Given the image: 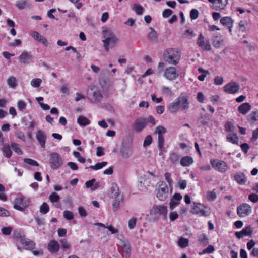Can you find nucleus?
<instances>
[{
	"label": "nucleus",
	"instance_id": "nucleus-8",
	"mask_svg": "<svg viewBox=\"0 0 258 258\" xmlns=\"http://www.w3.org/2000/svg\"><path fill=\"white\" fill-rule=\"evenodd\" d=\"M211 164L212 166L216 170L224 173L227 169V165L223 161L218 160L217 159L211 160Z\"/></svg>",
	"mask_w": 258,
	"mask_h": 258
},
{
	"label": "nucleus",
	"instance_id": "nucleus-56",
	"mask_svg": "<svg viewBox=\"0 0 258 258\" xmlns=\"http://www.w3.org/2000/svg\"><path fill=\"white\" fill-rule=\"evenodd\" d=\"M120 200L119 198H116L112 203V208L114 211H116L119 207Z\"/></svg>",
	"mask_w": 258,
	"mask_h": 258
},
{
	"label": "nucleus",
	"instance_id": "nucleus-55",
	"mask_svg": "<svg viewBox=\"0 0 258 258\" xmlns=\"http://www.w3.org/2000/svg\"><path fill=\"white\" fill-rule=\"evenodd\" d=\"M258 114L257 111H253L250 113L248 116V120L249 121H252L253 122L256 121L257 119L256 115Z\"/></svg>",
	"mask_w": 258,
	"mask_h": 258
},
{
	"label": "nucleus",
	"instance_id": "nucleus-5",
	"mask_svg": "<svg viewBox=\"0 0 258 258\" xmlns=\"http://www.w3.org/2000/svg\"><path fill=\"white\" fill-rule=\"evenodd\" d=\"M166 132V128L163 126H158L156 127L155 134H158L157 147L159 150H162L164 145V138L163 134Z\"/></svg>",
	"mask_w": 258,
	"mask_h": 258
},
{
	"label": "nucleus",
	"instance_id": "nucleus-1",
	"mask_svg": "<svg viewBox=\"0 0 258 258\" xmlns=\"http://www.w3.org/2000/svg\"><path fill=\"white\" fill-rule=\"evenodd\" d=\"M164 60L169 63L176 65L178 63L180 55L179 52L174 48L167 49L163 54Z\"/></svg>",
	"mask_w": 258,
	"mask_h": 258
},
{
	"label": "nucleus",
	"instance_id": "nucleus-21",
	"mask_svg": "<svg viewBox=\"0 0 258 258\" xmlns=\"http://www.w3.org/2000/svg\"><path fill=\"white\" fill-rule=\"evenodd\" d=\"M234 179L240 185H244L247 181V178L243 173L235 174Z\"/></svg>",
	"mask_w": 258,
	"mask_h": 258
},
{
	"label": "nucleus",
	"instance_id": "nucleus-35",
	"mask_svg": "<svg viewBox=\"0 0 258 258\" xmlns=\"http://www.w3.org/2000/svg\"><path fill=\"white\" fill-rule=\"evenodd\" d=\"M180 158V156L176 153H171L169 155V160L170 162L173 164H176Z\"/></svg>",
	"mask_w": 258,
	"mask_h": 258
},
{
	"label": "nucleus",
	"instance_id": "nucleus-44",
	"mask_svg": "<svg viewBox=\"0 0 258 258\" xmlns=\"http://www.w3.org/2000/svg\"><path fill=\"white\" fill-rule=\"evenodd\" d=\"M49 207L46 203H43L40 207V212L42 214H46L49 212Z\"/></svg>",
	"mask_w": 258,
	"mask_h": 258
},
{
	"label": "nucleus",
	"instance_id": "nucleus-14",
	"mask_svg": "<svg viewBox=\"0 0 258 258\" xmlns=\"http://www.w3.org/2000/svg\"><path fill=\"white\" fill-rule=\"evenodd\" d=\"M134 128L137 132H141L147 125L146 119L144 118H137L134 122Z\"/></svg>",
	"mask_w": 258,
	"mask_h": 258
},
{
	"label": "nucleus",
	"instance_id": "nucleus-7",
	"mask_svg": "<svg viewBox=\"0 0 258 258\" xmlns=\"http://www.w3.org/2000/svg\"><path fill=\"white\" fill-rule=\"evenodd\" d=\"M251 206L247 203H242L237 208V215L240 217H245L251 213Z\"/></svg>",
	"mask_w": 258,
	"mask_h": 258
},
{
	"label": "nucleus",
	"instance_id": "nucleus-33",
	"mask_svg": "<svg viewBox=\"0 0 258 258\" xmlns=\"http://www.w3.org/2000/svg\"><path fill=\"white\" fill-rule=\"evenodd\" d=\"M198 241L199 244L204 246H206L209 243L208 238L205 234L199 236Z\"/></svg>",
	"mask_w": 258,
	"mask_h": 258
},
{
	"label": "nucleus",
	"instance_id": "nucleus-18",
	"mask_svg": "<svg viewBox=\"0 0 258 258\" xmlns=\"http://www.w3.org/2000/svg\"><path fill=\"white\" fill-rule=\"evenodd\" d=\"M36 138L43 148H45L46 135L44 132L42 130H38L36 133Z\"/></svg>",
	"mask_w": 258,
	"mask_h": 258
},
{
	"label": "nucleus",
	"instance_id": "nucleus-57",
	"mask_svg": "<svg viewBox=\"0 0 258 258\" xmlns=\"http://www.w3.org/2000/svg\"><path fill=\"white\" fill-rule=\"evenodd\" d=\"M152 138L151 136L149 135L145 137V140L144 141L143 146L144 147L149 146L152 143Z\"/></svg>",
	"mask_w": 258,
	"mask_h": 258
},
{
	"label": "nucleus",
	"instance_id": "nucleus-15",
	"mask_svg": "<svg viewBox=\"0 0 258 258\" xmlns=\"http://www.w3.org/2000/svg\"><path fill=\"white\" fill-rule=\"evenodd\" d=\"M198 46L201 47L203 50L209 51L211 49V45L209 42H205L204 37L202 33L199 35V38L197 41Z\"/></svg>",
	"mask_w": 258,
	"mask_h": 258
},
{
	"label": "nucleus",
	"instance_id": "nucleus-38",
	"mask_svg": "<svg viewBox=\"0 0 258 258\" xmlns=\"http://www.w3.org/2000/svg\"><path fill=\"white\" fill-rule=\"evenodd\" d=\"M93 97L94 99V102L96 103L100 102L103 98V95L100 91L94 92Z\"/></svg>",
	"mask_w": 258,
	"mask_h": 258
},
{
	"label": "nucleus",
	"instance_id": "nucleus-16",
	"mask_svg": "<svg viewBox=\"0 0 258 258\" xmlns=\"http://www.w3.org/2000/svg\"><path fill=\"white\" fill-rule=\"evenodd\" d=\"M60 249V244L55 240H50L47 245V249L51 253H56Z\"/></svg>",
	"mask_w": 258,
	"mask_h": 258
},
{
	"label": "nucleus",
	"instance_id": "nucleus-6",
	"mask_svg": "<svg viewBox=\"0 0 258 258\" xmlns=\"http://www.w3.org/2000/svg\"><path fill=\"white\" fill-rule=\"evenodd\" d=\"M179 109L181 111L187 110L189 108V102L188 97L183 94H180L177 98Z\"/></svg>",
	"mask_w": 258,
	"mask_h": 258
},
{
	"label": "nucleus",
	"instance_id": "nucleus-31",
	"mask_svg": "<svg viewBox=\"0 0 258 258\" xmlns=\"http://www.w3.org/2000/svg\"><path fill=\"white\" fill-rule=\"evenodd\" d=\"M2 150L4 156L8 158H9L12 155V151L11 149V147L8 144L4 145Z\"/></svg>",
	"mask_w": 258,
	"mask_h": 258
},
{
	"label": "nucleus",
	"instance_id": "nucleus-52",
	"mask_svg": "<svg viewBox=\"0 0 258 258\" xmlns=\"http://www.w3.org/2000/svg\"><path fill=\"white\" fill-rule=\"evenodd\" d=\"M123 249L125 251L126 256H129L131 252V247L128 243L123 241Z\"/></svg>",
	"mask_w": 258,
	"mask_h": 258
},
{
	"label": "nucleus",
	"instance_id": "nucleus-46",
	"mask_svg": "<svg viewBox=\"0 0 258 258\" xmlns=\"http://www.w3.org/2000/svg\"><path fill=\"white\" fill-rule=\"evenodd\" d=\"M11 147L14 151L18 155L22 154V151H21V149L19 147V145L18 144L15 142H12L11 143Z\"/></svg>",
	"mask_w": 258,
	"mask_h": 258
},
{
	"label": "nucleus",
	"instance_id": "nucleus-64",
	"mask_svg": "<svg viewBox=\"0 0 258 258\" xmlns=\"http://www.w3.org/2000/svg\"><path fill=\"white\" fill-rule=\"evenodd\" d=\"M248 199L252 202L255 203L258 202V195L255 194H250L248 196Z\"/></svg>",
	"mask_w": 258,
	"mask_h": 258
},
{
	"label": "nucleus",
	"instance_id": "nucleus-34",
	"mask_svg": "<svg viewBox=\"0 0 258 258\" xmlns=\"http://www.w3.org/2000/svg\"><path fill=\"white\" fill-rule=\"evenodd\" d=\"M191 212L194 214H200V211L202 207H204V205L200 203L194 202Z\"/></svg>",
	"mask_w": 258,
	"mask_h": 258
},
{
	"label": "nucleus",
	"instance_id": "nucleus-27",
	"mask_svg": "<svg viewBox=\"0 0 258 258\" xmlns=\"http://www.w3.org/2000/svg\"><path fill=\"white\" fill-rule=\"evenodd\" d=\"M30 4L27 0H20L16 2V6L19 10L30 7Z\"/></svg>",
	"mask_w": 258,
	"mask_h": 258
},
{
	"label": "nucleus",
	"instance_id": "nucleus-36",
	"mask_svg": "<svg viewBox=\"0 0 258 258\" xmlns=\"http://www.w3.org/2000/svg\"><path fill=\"white\" fill-rule=\"evenodd\" d=\"M59 242L61 247L63 249V250L66 251L71 248V244L66 238L61 239Z\"/></svg>",
	"mask_w": 258,
	"mask_h": 258
},
{
	"label": "nucleus",
	"instance_id": "nucleus-24",
	"mask_svg": "<svg viewBox=\"0 0 258 258\" xmlns=\"http://www.w3.org/2000/svg\"><path fill=\"white\" fill-rule=\"evenodd\" d=\"M194 163L193 158L189 156H184L180 159V163L182 166H189Z\"/></svg>",
	"mask_w": 258,
	"mask_h": 258
},
{
	"label": "nucleus",
	"instance_id": "nucleus-49",
	"mask_svg": "<svg viewBox=\"0 0 258 258\" xmlns=\"http://www.w3.org/2000/svg\"><path fill=\"white\" fill-rule=\"evenodd\" d=\"M26 103L23 100H19L17 102V108L19 111H22L26 109Z\"/></svg>",
	"mask_w": 258,
	"mask_h": 258
},
{
	"label": "nucleus",
	"instance_id": "nucleus-54",
	"mask_svg": "<svg viewBox=\"0 0 258 258\" xmlns=\"http://www.w3.org/2000/svg\"><path fill=\"white\" fill-rule=\"evenodd\" d=\"M24 161L25 163H26L29 165H30L31 166H39V163L37 161H36L32 159L25 158L24 159Z\"/></svg>",
	"mask_w": 258,
	"mask_h": 258
},
{
	"label": "nucleus",
	"instance_id": "nucleus-61",
	"mask_svg": "<svg viewBox=\"0 0 258 258\" xmlns=\"http://www.w3.org/2000/svg\"><path fill=\"white\" fill-rule=\"evenodd\" d=\"M165 178L167 182L168 183L169 186L171 187L172 185L173 182V180L171 178V174L169 172H166L165 175Z\"/></svg>",
	"mask_w": 258,
	"mask_h": 258
},
{
	"label": "nucleus",
	"instance_id": "nucleus-22",
	"mask_svg": "<svg viewBox=\"0 0 258 258\" xmlns=\"http://www.w3.org/2000/svg\"><path fill=\"white\" fill-rule=\"evenodd\" d=\"M154 208L156 213L163 215L164 218L166 217L167 213V208L166 206L158 205L156 206Z\"/></svg>",
	"mask_w": 258,
	"mask_h": 258
},
{
	"label": "nucleus",
	"instance_id": "nucleus-50",
	"mask_svg": "<svg viewBox=\"0 0 258 258\" xmlns=\"http://www.w3.org/2000/svg\"><path fill=\"white\" fill-rule=\"evenodd\" d=\"M63 216L68 220H71L74 218V214L70 211L65 210L63 213Z\"/></svg>",
	"mask_w": 258,
	"mask_h": 258
},
{
	"label": "nucleus",
	"instance_id": "nucleus-43",
	"mask_svg": "<svg viewBox=\"0 0 258 258\" xmlns=\"http://www.w3.org/2000/svg\"><path fill=\"white\" fill-rule=\"evenodd\" d=\"M49 199L52 203H54L58 202L59 201L60 197L56 192H53L50 195L49 197Z\"/></svg>",
	"mask_w": 258,
	"mask_h": 258
},
{
	"label": "nucleus",
	"instance_id": "nucleus-45",
	"mask_svg": "<svg viewBox=\"0 0 258 258\" xmlns=\"http://www.w3.org/2000/svg\"><path fill=\"white\" fill-rule=\"evenodd\" d=\"M133 9L136 12L137 14L139 15H142L144 12L143 8L140 5L137 4H134Z\"/></svg>",
	"mask_w": 258,
	"mask_h": 258
},
{
	"label": "nucleus",
	"instance_id": "nucleus-26",
	"mask_svg": "<svg viewBox=\"0 0 258 258\" xmlns=\"http://www.w3.org/2000/svg\"><path fill=\"white\" fill-rule=\"evenodd\" d=\"M212 43L214 47L219 48L224 43V40L221 36H215L212 38Z\"/></svg>",
	"mask_w": 258,
	"mask_h": 258
},
{
	"label": "nucleus",
	"instance_id": "nucleus-58",
	"mask_svg": "<svg viewBox=\"0 0 258 258\" xmlns=\"http://www.w3.org/2000/svg\"><path fill=\"white\" fill-rule=\"evenodd\" d=\"M199 12L196 9H193L190 11V17L191 20L196 19L199 16Z\"/></svg>",
	"mask_w": 258,
	"mask_h": 258
},
{
	"label": "nucleus",
	"instance_id": "nucleus-9",
	"mask_svg": "<svg viewBox=\"0 0 258 258\" xmlns=\"http://www.w3.org/2000/svg\"><path fill=\"white\" fill-rule=\"evenodd\" d=\"M18 60L20 63L27 65L33 62V57L31 52L24 51L18 57Z\"/></svg>",
	"mask_w": 258,
	"mask_h": 258
},
{
	"label": "nucleus",
	"instance_id": "nucleus-13",
	"mask_svg": "<svg viewBox=\"0 0 258 258\" xmlns=\"http://www.w3.org/2000/svg\"><path fill=\"white\" fill-rule=\"evenodd\" d=\"M209 2L213 4V9L219 11L225 8L228 4V0H208Z\"/></svg>",
	"mask_w": 258,
	"mask_h": 258
},
{
	"label": "nucleus",
	"instance_id": "nucleus-4",
	"mask_svg": "<svg viewBox=\"0 0 258 258\" xmlns=\"http://www.w3.org/2000/svg\"><path fill=\"white\" fill-rule=\"evenodd\" d=\"M63 163L61 156L57 153L53 152L50 154L49 165L52 169H57Z\"/></svg>",
	"mask_w": 258,
	"mask_h": 258
},
{
	"label": "nucleus",
	"instance_id": "nucleus-60",
	"mask_svg": "<svg viewBox=\"0 0 258 258\" xmlns=\"http://www.w3.org/2000/svg\"><path fill=\"white\" fill-rule=\"evenodd\" d=\"M204 207H202L201 208L200 211V214H199L200 216H208L210 213V210L209 209H204Z\"/></svg>",
	"mask_w": 258,
	"mask_h": 258
},
{
	"label": "nucleus",
	"instance_id": "nucleus-20",
	"mask_svg": "<svg viewBox=\"0 0 258 258\" xmlns=\"http://www.w3.org/2000/svg\"><path fill=\"white\" fill-rule=\"evenodd\" d=\"M26 249L31 250L35 248V243L32 240L25 237L21 242Z\"/></svg>",
	"mask_w": 258,
	"mask_h": 258
},
{
	"label": "nucleus",
	"instance_id": "nucleus-42",
	"mask_svg": "<svg viewBox=\"0 0 258 258\" xmlns=\"http://www.w3.org/2000/svg\"><path fill=\"white\" fill-rule=\"evenodd\" d=\"M120 152L121 156L123 158L126 159L130 156V153L129 152L128 149L124 146L120 148Z\"/></svg>",
	"mask_w": 258,
	"mask_h": 258
},
{
	"label": "nucleus",
	"instance_id": "nucleus-28",
	"mask_svg": "<svg viewBox=\"0 0 258 258\" xmlns=\"http://www.w3.org/2000/svg\"><path fill=\"white\" fill-rule=\"evenodd\" d=\"M149 29L150 30V32L148 34V36H147L148 39L152 42H156L157 38H158L157 33L152 27H150Z\"/></svg>",
	"mask_w": 258,
	"mask_h": 258
},
{
	"label": "nucleus",
	"instance_id": "nucleus-2",
	"mask_svg": "<svg viewBox=\"0 0 258 258\" xmlns=\"http://www.w3.org/2000/svg\"><path fill=\"white\" fill-rule=\"evenodd\" d=\"M156 187L155 192L157 198L160 201H165L168 196L169 189L167 184L164 181H159Z\"/></svg>",
	"mask_w": 258,
	"mask_h": 258
},
{
	"label": "nucleus",
	"instance_id": "nucleus-37",
	"mask_svg": "<svg viewBox=\"0 0 258 258\" xmlns=\"http://www.w3.org/2000/svg\"><path fill=\"white\" fill-rule=\"evenodd\" d=\"M189 240L184 237H180L178 239V244L181 248H185L188 245Z\"/></svg>",
	"mask_w": 258,
	"mask_h": 258
},
{
	"label": "nucleus",
	"instance_id": "nucleus-10",
	"mask_svg": "<svg viewBox=\"0 0 258 258\" xmlns=\"http://www.w3.org/2000/svg\"><path fill=\"white\" fill-rule=\"evenodd\" d=\"M239 89V84L235 82H230L223 87L224 91L228 94H235L238 92Z\"/></svg>",
	"mask_w": 258,
	"mask_h": 258
},
{
	"label": "nucleus",
	"instance_id": "nucleus-25",
	"mask_svg": "<svg viewBox=\"0 0 258 258\" xmlns=\"http://www.w3.org/2000/svg\"><path fill=\"white\" fill-rule=\"evenodd\" d=\"M119 187L117 184L113 183L110 188V197L114 199L117 198L119 196Z\"/></svg>",
	"mask_w": 258,
	"mask_h": 258
},
{
	"label": "nucleus",
	"instance_id": "nucleus-40",
	"mask_svg": "<svg viewBox=\"0 0 258 258\" xmlns=\"http://www.w3.org/2000/svg\"><path fill=\"white\" fill-rule=\"evenodd\" d=\"M107 164V162H102L96 163L95 165H91L89 168L93 170H99L102 168Z\"/></svg>",
	"mask_w": 258,
	"mask_h": 258
},
{
	"label": "nucleus",
	"instance_id": "nucleus-63",
	"mask_svg": "<svg viewBox=\"0 0 258 258\" xmlns=\"http://www.w3.org/2000/svg\"><path fill=\"white\" fill-rule=\"evenodd\" d=\"M78 213L82 217H85L87 216V213L84 207L80 206L78 208Z\"/></svg>",
	"mask_w": 258,
	"mask_h": 258
},
{
	"label": "nucleus",
	"instance_id": "nucleus-17",
	"mask_svg": "<svg viewBox=\"0 0 258 258\" xmlns=\"http://www.w3.org/2000/svg\"><path fill=\"white\" fill-rule=\"evenodd\" d=\"M253 230L250 226H247L243 228L241 231L236 232L235 236L238 239H240L244 236H251Z\"/></svg>",
	"mask_w": 258,
	"mask_h": 258
},
{
	"label": "nucleus",
	"instance_id": "nucleus-32",
	"mask_svg": "<svg viewBox=\"0 0 258 258\" xmlns=\"http://www.w3.org/2000/svg\"><path fill=\"white\" fill-rule=\"evenodd\" d=\"M77 123L81 126H85L90 124V120L84 116H80L77 118Z\"/></svg>",
	"mask_w": 258,
	"mask_h": 258
},
{
	"label": "nucleus",
	"instance_id": "nucleus-3",
	"mask_svg": "<svg viewBox=\"0 0 258 258\" xmlns=\"http://www.w3.org/2000/svg\"><path fill=\"white\" fill-rule=\"evenodd\" d=\"M30 204L29 199L23 196H18L15 199L14 208L21 212H24Z\"/></svg>",
	"mask_w": 258,
	"mask_h": 258
},
{
	"label": "nucleus",
	"instance_id": "nucleus-59",
	"mask_svg": "<svg viewBox=\"0 0 258 258\" xmlns=\"http://www.w3.org/2000/svg\"><path fill=\"white\" fill-rule=\"evenodd\" d=\"M14 238L17 241L21 242L22 240L24 238V236L22 235L20 232L15 231L14 232Z\"/></svg>",
	"mask_w": 258,
	"mask_h": 258
},
{
	"label": "nucleus",
	"instance_id": "nucleus-47",
	"mask_svg": "<svg viewBox=\"0 0 258 258\" xmlns=\"http://www.w3.org/2000/svg\"><path fill=\"white\" fill-rule=\"evenodd\" d=\"M207 198L209 201H215L217 198L215 192L214 190L208 191L207 194Z\"/></svg>",
	"mask_w": 258,
	"mask_h": 258
},
{
	"label": "nucleus",
	"instance_id": "nucleus-41",
	"mask_svg": "<svg viewBox=\"0 0 258 258\" xmlns=\"http://www.w3.org/2000/svg\"><path fill=\"white\" fill-rule=\"evenodd\" d=\"M208 115L206 114L204 115H201L199 118V121L201 123V125H199V127H201V125H207L208 124Z\"/></svg>",
	"mask_w": 258,
	"mask_h": 258
},
{
	"label": "nucleus",
	"instance_id": "nucleus-12",
	"mask_svg": "<svg viewBox=\"0 0 258 258\" xmlns=\"http://www.w3.org/2000/svg\"><path fill=\"white\" fill-rule=\"evenodd\" d=\"M164 76L167 79L173 80L178 77V74L175 67H170L165 70Z\"/></svg>",
	"mask_w": 258,
	"mask_h": 258
},
{
	"label": "nucleus",
	"instance_id": "nucleus-48",
	"mask_svg": "<svg viewBox=\"0 0 258 258\" xmlns=\"http://www.w3.org/2000/svg\"><path fill=\"white\" fill-rule=\"evenodd\" d=\"M225 131L227 132H231L233 131L235 126L231 121H227L225 124Z\"/></svg>",
	"mask_w": 258,
	"mask_h": 258
},
{
	"label": "nucleus",
	"instance_id": "nucleus-62",
	"mask_svg": "<svg viewBox=\"0 0 258 258\" xmlns=\"http://www.w3.org/2000/svg\"><path fill=\"white\" fill-rule=\"evenodd\" d=\"M2 232L5 235H9L12 231V228L11 227H5L2 229Z\"/></svg>",
	"mask_w": 258,
	"mask_h": 258
},
{
	"label": "nucleus",
	"instance_id": "nucleus-30",
	"mask_svg": "<svg viewBox=\"0 0 258 258\" xmlns=\"http://www.w3.org/2000/svg\"><path fill=\"white\" fill-rule=\"evenodd\" d=\"M178 105L177 100L176 99L173 102L169 104L167 110L170 113H175L179 109Z\"/></svg>",
	"mask_w": 258,
	"mask_h": 258
},
{
	"label": "nucleus",
	"instance_id": "nucleus-53",
	"mask_svg": "<svg viewBox=\"0 0 258 258\" xmlns=\"http://www.w3.org/2000/svg\"><path fill=\"white\" fill-rule=\"evenodd\" d=\"M214 247L212 245H209L208 246L204 249L202 252L199 253V254L201 255L205 253H211L214 251Z\"/></svg>",
	"mask_w": 258,
	"mask_h": 258
},
{
	"label": "nucleus",
	"instance_id": "nucleus-39",
	"mask_svg": "<svg viewBox=\"0 0 258 258\" xmlns=\"http://www.w3.org/2000/svg\"><path fill=\"white\" fill-rule=\"evenodd\" d=\"M7 82L9 87L12 88H15L17 85L16 79L13 76L7 79Z\"/></svg>",
	"mask_w": 258,
	"mask_h": 258
},
{
	"label": "nucleus",
	"instance_id": "nucleus-23",
	"mask_svg": "<svg viewBox=\"0 0 258 258\" xmlns=\"http://www.w3.org/2000/svg\"><path fill=\"white\" fill-rule=\"evenodd\" d=\"M251 109V105L249 103H243L238 107V111L245 115Z\"/></svg>",
	"mask_w": 258,
	"mask_h": 258
},
{
	"label": "nucleus",
	"instance_id": "nucleus-11",
	"mask_svg": "<svg viewBox=\"0 0 258 258\" xmlns=\"http://www.w3.org/2000/svg\"><path fill=\"white\" fill-rule=\"evenodd\" d=\"M103 37L105 39L103 40L104 44V47L105 49L107 51H109V39H111L113 37L115 36L113 32L110 30H105L103 31Z\"/></svg>",
	"mask_w": 258,
	"mask_h": 258
},
{
	"label": "nucleus",
	"instance_id": "nucleus-29",
	"mask_svg": "<svg viewBox=\"0 0 258 258\" xmlns=\"http://www.w3.org/2000/svg\"><path fill=\"white\" fill-rule=\"evenodd\" d=\"M238 137L235 133L232 132L226 137V140L233 144H238Z\"/></svg>",
	"mask_w": 258,
	"mask_h": 258
},
{
	"label": "nucleus",
	"instance_id": "nucleus-51",
	"mask_svg": "<svg viewBox=\"0 0 258 258\" xmlns=\"http://www.w3.org/2000/svg\"><path fill=\"white\" fill-rule=\"evenodd\" d=\"M42 83V80L39 78H35L31 80V85L35 88L39 87Z\"/></svg>",
	"mask_w": 258,
	"mask_h": 258
},
{
	"label": "nucleus",
	"instance_id": "nucleus-19",
	"mask_svg": "<svg viewBox=\"0 0 258 258\" xmlns=\"http://www.w3.org/2000/svg\"><path fill=\"white\" fill-rule=\"evenodd\" d=\"M234 21L230 17H224L220 19V23L224 26L228 28L230 32L232 31V27Z\"/></svg>",
	"mask_w": 258,
	"mask_h": 258
}]
</instances>
